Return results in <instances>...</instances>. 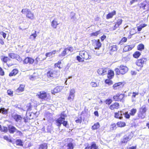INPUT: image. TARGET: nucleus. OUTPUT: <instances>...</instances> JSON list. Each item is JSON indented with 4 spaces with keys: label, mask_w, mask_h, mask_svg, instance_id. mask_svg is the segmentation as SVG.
Returning a JSON list of instances; mask_svg holds the SVG:
<instances>
[{
    "label": "nucleus",
    "mask_w": 149,
    "mask_h": 149,
    "mask_svg": "<svg viewBox=\"0 0 149 149\" xmlns=\"http://www.w3.org/2000/svg\"><path fill=\"white\" fill-rule=\"evenodd\" d=\"M92 45L94 48V50H93L94 54L96 55L99 56L101 54V52L99 50L101 46V43L100 40H92Z\"/></svg>",
    "instance_id": "f257e3e1"
},
{
    "label": "nucleus",
    "mask_w": 149,
    "mask_h": 149,
    "mask_svg": "<svg viewBox=\"0 0 149 149\" xmlns=\"http://www.w3.org/2000/svg\"><path fill=\"white\" fill-rule=\"evenodd\" d=\"M66 116H67L65 114L64 112H62L61 113L60 117L56 120L57 126L60 127L61 124H63V125L66 127H68L67 121L64 120Z\"/></svg>",
    "instance_id": "f03ea898"
},
{
    "label": "nucleus",
    "mask_w": 149,
    "mask_h": 149,
    "mask_svg": "<svg viewBox=\"0 0 149 149\" xmlns=\"http://www.w3.org/2000/svg\"><path fill=\"white\" fill-rule=\"evenodd\" d=\"M21 12L23 14H26V17L31 19H33L34 18L33 13H32L28 9H23L22 10Z\"/></svg>",
    "instance_id": "7ed1b4c3"
},
{
    "label": "nucleus",
    "mask_w": 149,
    "mask_h": 149,
    "mask_svg": "<svg viewBox=\"0 0 149 149\" xmlns=\"http://www.w3.org/2000/svg\"><path fill=\"white\" fill-rule=\"evenodd\" d=\"M59 74V71L56 70L50 71L47 73L48 77L50 79H52L58 77Z\"/></svg>",
    "instance_id": "20e7f679"
},
{
    "label": "nucleus",
    "mask_w": 149,
    "mask_h": 149,
    "mask_svg": "<svg viewBox=\"0 0 149 149\" xmlns=\"http://www.w3.org/2000/svg\"><path fill=\"white\" fill-rule=\"evenodd\" d=\"M122 22V19H118L115 24L114 25L113 24H112L111 25V26L110 27L109 29L111 31H113L115 30L121 24Z\"/></svg>",
    "instance_id": "39448f33"
},
{
    "label": "nucleus",
    "mask_w": 149,
    "mask_h": 149,
    "mask_svg": "<svg viewBox=\"0 0 149 149\" xmlns=\"http://www.w3.org/2000/svg\"><path fill=\"white\" fill-rule=\"evenodd\" d=\"M147 61V59L145 58H142L138 60L136 62V65L142 67L143 64L145 63Z\"/></svg>",
    "instance_id": "423d86ee"
},
{
    "label": "nucleus",
    "mask_w": 149,
    "mask_h": 149,
    "mask_svg": "<svg viewBox=\"0 0 149 149\" xmlns=\"http://www.w3.org/2000/svg\"><path fill=\"white\" fill-rule=\"evenodd\" d=\"M75 91L74 89H71L70 91V93L68 97V100L70 102H71L73 100L75 97Z\"/></svg>",
    "instance_id": "0eeeda50"
},
{
    "label": "nucleus",
    "mask_w": 149,
    "mask_h": 149,
    "mask_svg": "<svg viewBox=\"0 0 149 149\" xmlns=\"http://www.w3.org/2000/svg\"><path fill=\"white\" fill-rule=\"evenodd\" d=\"M79 55L84 59L87 60L90 58V56H89L88 53L84 51H80Z\"/></svg>",
    "instance_id": "6e6552de"
},
{
    "label": "nucleus",
    "mask_w": 149,
    "mask_h": 149,
    "mask_svg": "<svg viewBox=\"0 0 149 149\" xmlns=\"http://www.w3.org/2000/svg\"><path fill=\"white\" fill-rule=\"evenodd\" d=\"M34 61V60L32 58L27 57L24 60L23 62L24 64L29 63L30 64H32L33 63Z\"/></svg>",
    "instance_id": "1a4fd4ad"
},
{
    "label": "nucleus",
    "mask_w": 149,
    "mask_h": 149,
    "mask_svg": "<svg viewBox=\"0 0 149 149\" xmlns=\"http://www.w3.org/2000/svg\"><path fill=\"white\" fill-rule=\"evenodd\" d=\"M147 3L146 1L143 2V3H141L139 4V7L141 8H142L143 9H145L147 11H149V3L147 4V8H146Z\"/></svg>",
    "instance_id": "9d476101"
},
{
    "label": "nucleus",
    "mask_w": 149,
    "mask_h": 149,
    "mask_svg": "<svg viewBox=\"0 0 149 149\" xmlns=\"http://www.w3.org/2000/svg\"><path fill=\"white\" fill-rule=\"evenodd\" d=\"M108 69L105 68L103 69L102 68H99L98 69L97 72L100 75H103L107 74Z\"/></svg>",
    "instance_id": "9b49d317"
},
{
    "label": "nucleus",
    "mask_w": 149,
    "mask_h": 149,
    "mask_svg": "<svg viewBox=\"0 0 149 149\" xmlns=\"http://www.w3.org/2000/svg\"><path fill=\"white\" fill-rule=\"evenodd\" d=\"M37 96L40 98L45 99L47 97V94L44 91H41L38 93Z\"/></svg>",
    "instance_id": "f8f14e48"
},
{
    "label": "nucleus",
    "mask_w": 149,
    "mask_h": 149,
    "mask_svg": "<svg viewBox=\"0 0 149 149\" xmlns=\"http://www.w3.org/2000/svg\"><path fill=\"white\" fill-rule=\"evenodd\" d=\"M120 70L121 74H125L128 70V68L126 66L123 65L120 66Z\"/></svg>",
    "instance_id": "ddd939ff"
},
{
    "label": "nucleus",
    "mask_w": 149,
    "mask_h": 149,
    "mask_svg": "<svg viewBox=\"0 0 149 149\" xmlns=\"http://www.w3.org/2000/svg\"><path fill=\"white\" fill-rule=\"evenodd\" d=\"M132 138V136L130 135L128 136H125L123 139L121 140V142L122 143H126L128 141L130 140Z\"/></svg>",
    "instance_id": "4468645a"
},
{
    "label": "nucleus",
    "mask_w": 149,
    "mask_h": 149,
    "mask_svg": "<svg viewBox=\"0 0 149 149\" xmlns=\"http://www.w3.org/2000/svg\"><path fill=\"white\" fill-rule=\"evenodd\" d=\"M12 117L16 122H21L22 117L21 116L17 114H15L13 115Z\"/></svg>",
    "instance_id": "2eb2a0df"
},
{
    "label": "nucleus",
    "mask_w": 149,
    "mask_h": 149,
    "mask_svg": "<svg viewBox=\"0 0 149 149\" xmlns=\"http://www.w3.org/2000/svg\"><path fill=\"white\" fill-rule=\"evenodd\" d=\"M63 89L62 86H57L52 91V94H54L56 93H58Z\"/></svg>",
    "instance_id": "dca6fc26"
},
{
    "label": "nucleus",
    "mask_w": 149,
    "mask_h": 149,
    "mask_svg": "<svg viewBox=\"0 0 149 149\" xmlns=\"http://www.w3.org/2000/svg\"><path fill=\"white\" fill-rule=\"evenodd\" d=\"M124 114L123 112L120 111L118 113H116L115 114V117L116 118L121 119L123 118V116Z\"/></svg>",
    "instance_id": "f3484780"
},
{
    "label": "nucleus",
    "mask_w": 149,
    "mask_h": 149,
    "mask_svg": "<svg viewBox=\"0 0 149 149\" xmlns=\"http://www.w3.org/2000/svg\"><path fill=\"white\" fill-rule=\"evenodd\" d=\"M123 87V85L121 82H120L115 84L113 86L114 89L118 90Z\"/></svg>",
    "instance_id": "a211bd4d"
},
{
    "label": "nucleus",
    "mask_w": 149,
    "mask_h": 149,
    "mask_svg": "<svg viewBox=\"0 0 149 149\" xmlns=\"http://www.w3.org/2000/svg\"><path fill=\"white\" fill-rule=\"evenodd\" d=\"M9 132L10 133L13 134L15 132L17 131V129L15 127L12 125H10L8 127Z\"/></svg>",
    "instance_id": "6ab92c4d"
},
{
    "label": "nucleus",
    "mask_w": 149,
    "mask_h": 149,
    "mask_svg": "<svg viewBox=\"0 0 149 149\" xmlns=\"http://www.w3.org/2000/svg\"><path fill=\"white\" fill-rule=\"evenodd\" d=\"M85 149H98V147L94 143H92L91 146H88Z\"/></svg>",
    "instance_id": "aec40b11"
},
{
    "label": "nucleus",
    "mask_w": 149,
    "mask_h": 149,
    "mask_svg": "<svg viewBox=\"0 0 149 149\" xmlns=\"http://www.w3.org/2000/svg\"><path fill=\"white\" fill-rule=\"evenodd\" d=\"M59 24L57 20L56 19H54L51 23V26L53 28L56 29L57 27V26Z\"/></svg>",
    "instance_id": "412c9836"
},
{
    "label": "nucleus",
    "mask_w": 149,
    "mask_h": 149,
    "mask_svg": "<svg viewBox=\"0 0 149 149\" xmlns=\"http://www.w3.org/2000/svg\"><path fill=\"white\" fill-rule=\"evenodd\" d=\"M116 14V11L113 10L111 13H109L106 16L107 19H109L112 18L113 16Z\"/></svg>",
    "instance_id": "4be33fe9"
},
{
    "label": "nucleus",
    "mask_w": 149,
    "mask_h": 149,
    "mask_svg": "<svg viewBox=\"0 0 149 149\" xmlns=\"http://www.w3.org/2000/svg\"><path fill=\"white\" fill-rule=\"evenodd\" d=\"M119 107V104L118 103L116 102L111 105L109 107V108L111 110H113L114 109H118Z\"/></svg>",
    "instance_id": "5701e85b"
},
{
    "label": "nucleus",
    "mask_w": 149,
    "mask_h": 149,
    "mask_svg": "<svg viewBox=\"0 0 149 149\" xmlns=\"http://www.w3.org/2000/svg\"><path fill=\"white\" fill-rule=\"evenodd\" d=\"M107 77L109 79H111L114 75L113 71L112 70H108Z\"/></svg>",
    "instance_id": "b1692460"
},
{
    "label": "nucleus",
    "mask_w": 149,
    "mask_h": 149,
    "mask_svg": "<svg viewBox=\"0 0 149 149\" xmlns=\"http://www.w3.org/2000/svg\"><path fill=\"white\" fill-rule=\"evenodd\" d=\"M24 86L23 85H21L16 90V92L17 93L21 92L24 90Z\"/></svg>",
    "instance_id": "393cba45"
},
{
    "label": "nucleus",
    "mask_w": 149,
    "mask_h": 149,
    "mask_svg": "<svg viewBox=\"0 0 149 149\" xmlns=\"http://www.w3.org/2000/svg\"><path fill=\"white\" fill-rule=\"evenodd\" d=\"M47 144L45 143L39 145L38 149H47Z\"/></svg>",
    "instance_id": "a878e982"
},
{
    "label": "nucleus",
    "mask_w": 149,
    "mask_h": 149,
    "mask_svg": "<svg viewBox=\"0 0 149 149\" xmlns=\"http://www.w3.org/2000/svg\"><path fill=\"white\" fill-rule=\"evenodd\" d=\"M117 125L119 127H123L126 125L125 123L124 122L120 121L116 123Z\"/></svg>",
    "instance_id": "bb28decb"
},
{
    "label": "nucleus",
    "mask_w": 149,
    "mask_h": 149,
    "mask_svg": "<svg viewBox=\"0 0 149 149\" xmlns=\"http://www.w3.org/2000/svg\"><path fill=\"white\" fill-rule=\"evenodd\" d=\"M134 47V46H132L131 47L129 45L126 46L124 47L123 49V51L126 52L127 51L130 50L133 48Z\"/></svg>",
    "instance_id": "cd10ccee"
},
{
    "label": "nucleus",
    "mask_w": 149,
    "mask_h": 149,
    "mask_svg": "<svg viewBox=\"0 0 149 149\" xmlns=\"http://www.w3.org/2000/svg\"><path fill=\"white\" fill-rule=\"evenodd\" d=\"M0 113L6 115L8 113V110L4 108L0 109Z\"/></svg>",
    "instance_id": "c85d7f7f"
},
{
    "label": "nucleus",
    "mask_w": 149,
    "mask_h": 149,
    "mask_svg": "<svg viewBox=\"0 0 149 149\" xmlns=\"http://www.w3.org/2000/svg\"><path fill=\"white\" fill-rule=\"evenodd\" d=\"M139 94L138 92H134L132 93V102H134L135 101V98L136 95Z\"/></svg>",
    "instance_id": "c756f323"
},
{
    "label": "nucleus",
    "mask_w": 149,
    "mask_h": 149,
    "mask_svg": "<svg viewBox=\"0 0 149 149\" xmlns=\"http://www.w3.org/2000/svg\"><path fill=\"white\" fill-rule=\"evenodd\" d=\"M56 52V51L54 50L52 51L51 52L47 53L45 54V56H46V58L47 57H50L52 56L53 54H54Z\"/></svg>",
    "instance_id": "7c9ffc66"
},
{
    "label": "nucleus",
    "mask_w": 149,
    "mask_h": 149,
    "mask_svg": "<svg viewBox=\"0 0 149 149\" xmlns=\"http://www.w3.org/2000/svg\"><path fill=\"white\" fill-rule=\"evenodd\" d=\"M146 111V106L143 105L139 109V111L142 113H145Z\"/></svg>",
    "instance_id": "2f4dec72"
},
{
    "label": "nucleus",
    "mask_w": 149,
    "mask_h": 149,
    "mask_svg": "<svg viewBox=\"0 0 149 149\" xmlns=\"http://www.w3.org/2000/svg\"><path fill=\"white\" fill-rule=\"evenodd\" d=\"M37 36L36 31H35L34 33H32L30 36L29 38L33 40H35V39Z\"/></svg>",
    "instance_id": "473e14b6"
},
{
    "label": "nucleus",
    "mask_w": 149,
    "mask_h": 149,
    "mask_svg": "<svg viewBox=\"0 0 149 149\" xmlns=\"http://www.w3.org/2000/svg\"><path fill=\"white\" fill-rule=\"evenodd\" d=\"M100 124L97 122L92 127V128L93 130H95L99 128L100 127Z\"/></svg>",
    "instance_id": "72a5a7b5"
},
{
    "label": "nucleus",
    "mask_w": 149,
    "mask_h": 149,
    "mask_svg": "<svg viewBox=\"0 0 149 149\" xmlns=\"http://www.w3.org/2000/svg\"><path fill=\"white\" fill-rule=\"evenodd\" d=\"M66 48H65L64 50L61 52V54L59 55V56H63L68 53Z\"/></svg>",
    "instance_id": "f704fd0d"
},
{
    "label": "nucleus",
    "mask_w": 149,
    "mask_h": 149,
    "mask_svg": "<svg viewBox=\"0 0 149 149\" xmlns=\"http://www.w3.org/2000/svg\"><path fill=\"white\" fill-rule=\"evenodd\" d=\"M141 55V53L138 51L135 52L133 55V57L136 58H138Z\"/></svg>",
    "instance_id": "c9c22d12"
},
{
    "label": "nucleus",
    "mask_w": 149,
    "mask_h": 149,
    "mask_svg": "<svg viewBox=\"0 0 149 149\" xmlns=\"http://www.w3.org/2000/svg\"><path fill=\"white\" fill-rule=\"evenodd\" d=\"M1 60L4 63H6L7 62L10 60V59L7 56L2 57L1 58Z\"/></svg>",
    "instance_id": "e433bc0d"
},
{
    "label": "nucleus",
    "mask_w": 149,
    "mask_h": 149,
    "mask_svg": "<svg viewBox=\"0 0 149 149\" xmlns=\"http://www.w3.org/2000/svg\"><path fill=\"white\" fill-rule=\"evenodd\" d=\"M0 130L1 131L4 132H7L8 130L7 127L1 126V125H0Z\"/></svg>",
    "instance_id": "4c0bfd02"
},
{
    "label": "nucleus",
    "mask_w": 149,
    "mask_h": 149,
    "mask_svg": "<svg viewBox=\"0 0 149 149\" xmlns=\"http://www.w3.org/2000/svg\"><path fill=\"white\" fill-rule=\"evenodd\" d=\"M145 116V113H141L139 111L138 113V116L139 118H144Z\"/></svg>",
    "instance_id": "58836bf2"
},
{
    "label": "nucleus",
    "mask_w": 149,
    "mask_h": 149,
    "mask_svg": "<svg viewBox=\"0 0 149 149\" xmlns=\"http://www.w3.org/2000/svg\"><path fill=\"white\" fill-rule=\"evenodd\" d=\"M146 25L145 24H142L137 27V30L139 31H141L144 27L146 26Z\"/></svg>",
    "instance_id": "ea45409f"
},
{
    "label": "nucleus",
    "mask_w": 149,
    "mask_h": 149,
    "mask_svg": "<svg viewBox=\"0 0 149 149\" xmlns=\"http://www.w3.org/2000/svg\"><path fill=\"white\" fill-rule=\"evenodd\" d=\"M144 45L143 44H140L137 46L138 49L139 50L141 51L144 49Z\"/></svg>",
    "instance_id": "a19ab883"
},
{
    "label": "nucleus",
    "mask_w": 149,
    "mask_h": 149,
    "mask_svg": "<svg viewBox=\"0 0 149 149\" xmlns=\"http://www.w3.org/2000/svg\"><path fill=\"white\" fill-rule=\"evenodd\" d=\"M37 75V74L36 73H34L33 75H31L30 76L29 79L32 80L36 79V76Z\"/></svg>",
    "instance_id": "79ce46f5"
},
{
    "label": "nucleus",
    "mask_w": 149,
    "mask_h": 149,
    "mask_svg": "<svg viewBox=\"0 0 149 149\" xmlns=\"http://www.w3.org/2000/svg\"><path fill=\"white\" fill-rule=\"evenodd\" d=\"M116 128V125L115 123L111 125L110 129L111 130H115Z\"/></svg>",
    "instance_id": "37998d69"
},
{
    "label": "nucleus",
    "mask_w": 149,
    "mask_h": 149,
    "mask_svg": "<svg viewBox=\"0 0 149 149\" xmlns=\"http://www.w3.org/2000/svg\"><path fill=\"white\" fill-rule=\"evenodd\" d=\"M16 143L17 145L22 146V142L20 140H17L16 141Z\"/></svg>",
    "instance_id": "c03bdc74"
},
{
    "label": "nucleus",
    "mask_w": 149,
    "mask_h": 149,
    "mask_svg": "<svg viewBox=\"0 0 149 149\" xmlns=\"http://www.w3.org/2000/svg\"><path fill=\"white\" fill-rule=\"evenodd\" d=\"M127 40V38L125 37H123L122 39L120 41V42L119 44L122 45L123 42H126Z\"/></svg>",
    "instance_id": "a18cd8bd"
},
{
    "label": "nucleus",
    "mask_w": 149,
    "mask_h": 149,
    "mask_svg": "<svg viewBox=\"0 0 149 149\" xmlns=\"http://www.w3.org/2000/svg\"><path fill=\"white\" fill-rule=\"evenodd\" d=\"M110 48L111 51L113 52L116 51L117 49V46L115 45L111 46Z\"/></svg>",
    "instance_id": "49530a36"
},
{
    "label": "nucleus",
    "mask_w": 149,
    "mask_h": 149,
    "mask_svg": "<svg viewBox=\"0 0 149 149\" xmlns=\"http://www.w3.org/2000/svg\"><path fill=\"white\" fill-rule=\"evenodd\" d=\"M118 96L119 98V101H121L122 100V99H123L124 97V95L119 93H118Z\"/></svg>",
    "instance_id": "de8ad7c7"
},
{
    "label": "nucleus",
    "mask_w": 149,
    "mask_h": 149,
    "mask_svg": "<svg viewBox=\"0 0 149 149\" xmlns=\"http://www.w3.org/2000/svg\"><path fill=\"white\" fill-rule=\"evenodd\" d=\"M61 63V61H59L57 63H56L54 64V66L55 67H58L59 68H61L60 67V65Z\"/></svg>",
    "instance_id": "09e8293b"
},
{
    "label": "nucleus",
    "mask_w": 149,
    "mask_h": 149,
    "mask_svg": "<svg viewBox=\"0 0 149 149\" xmlns=\"http://www.w3.org/2000/svg\"><path fill=\"white\" fill-rule=\"evenodd\" d=\"M46 58H43V59L42 60H40V58H38V57H37L36 58L35 60V64H37L38 63V62L39 61H44V60H45V59Z\"/></svg>",
    "instance_id": "8fccbe9b"
},
{
    "label": "nucleus",
    "mask_w": 149,
    "mask_h": 149,
    "mask_svg": "<svg viewBox=\"0 0 149 149\" xmlns=\"http://www.w3.org/2000/svg\"><path fill=\"white\" fill-rule=\"evenodd\" d=\"M15 58L19 62H21L22 61V58L17 54H16Z\"/></svg>",
    "instance_id": "3c124183"
},
{
    "label": "nucleus",
    "mask_w": 149,
    "mask_h": 149,
    "mask_svg": "<svg viewBox=\"0 0 149 149\" xmlns=\"http://www.w3.org/2000/svg\"><path fill=\"white\" fill-rule=\"evenodd\" d=\"M77 60L79 62H83L84 61V59L81 57L80 56H77Z\"/></svg>",
    "instance_id": "603ef678"
},
{
    "label": "nucleus",
    "mask_w": 149,
    "mask_h": 149,
    "mask_svg": "<svg viewBox=\"0 0 149 149\" xmlns=\"http://www.w3.org/2000/svg\"><path fill=\"white\" fill-rule=\"evenodd\" d=\"M136 109H133L131 111L130 114L131 115H134L136 113Z\"/></svg>",
    "instance_id": "864d4df0"
},
{
    "label": "nucleus",
    "mask_w": 149,
    "mask_h": 149,
    "mask_svg": "<svg viewBox=\"0 0 149 149\" xmlns=\"http://www.w3.org/2000/svg\"><path fill=\"white\" fill-rule=\"evenodd\" d=\"M98 84H97L96 82H92L91 83V86L93 87H96L98 86Z\"/></svg>",
    "instance_id": "5fc2aeb1"
},
{
    "label": "nucleus",
    "mask_w": 149,
    "mask_h": 149,
    "mask_svg": "<svg viewBox=\"0 0 149 149\" xmlns=\"http://www.w3.org/2000/svg\"><path fill=\"white\" fill-rule=\"evenodd\" d=\"M16 54L11 53L9 54V56L12 58H15Z\"/></svg>",
    "instance_id": "6e6d98bb"
},
{
    "label": "nucleus",
    "mask_w": 149,
    "mask_h": 149,
    "mask_svg": "<svg viewBox=\"0 0 149 149\" xmlns=\"http://www.w3.org/2000/svg\"><path fill=\"white\" fill-rule=\"evenodd\" d=\"M68 149H73V146L72 143H70L68 144Z\"/></svg>",
    "instance_id": "4d7b16f0"
},
{
    "label": "nucleus",
    "mask_w": 149,
    "mask_h": 149,
    "mask_svg": "<svg viewBox=\"0 0 149 149\" xmlns=\"http://www.w3.org/2000/svg\"><path fill=\"white\" fill-rule=\"evenodd\" d=\"M118 94H117L116 95H114L113 97V99L115 101H119V99Z\"/></svg>",
    "instance_id": "13d9d810"
},
{
    "label": "nucleus",
    "mask_w": 149,
    "mask_h": 149,
    "mask_svg": "<svg viewBox=\"0 0 149 149\" xmlns=\"http://www.w3.org/2000/svg\"><path fill=\"white\" fill-rule=\"evenodd\" d=\"M105 102L106 104L109 105L112 102V100L111 99H108L106 100Z\"/></svg>",
    "instance_id": "bf43d9fd"
},
{
    "label": "nucleus",
    "mask_w": 149,
    "mask_h": 149,
    "mask_svg": "<svg viewBox=\"0 0 149 149\" xmlns=\"http://www.w3.org/2000/svg\"><path fill=\"white\" fill-rule=\"evenodd\" d=\"M115 71L116 74L119 75L121 74L120 69L118 68H116L115 69Z\"/></svg>",
    "instance_id": "052dcab7"
},
{
    "label": "nucleus",
    "mask_w": 149,
    "mask_h": 149,
    "mask_svg": "<svg viewBox=\"0 0 149 149\" xmlns=\"http://www.w3.org/2000/svg\"><path fill=\"white\" fill-rule=\"evenodd\" d=\"M105 82L106 84H108L109 85H111L112 84L111 81L109 79H107L105 80Z\"/></svg>",
    "instance_id": "680f3d73"
},
{
    "label": "nucleus",
    "mask_w": 149,
    "mask_h": 149,
    "mask_svg": "<svg viewBox=\"0 0 149 149\" xmlns=\"http://www.w3.org/2000/svg\"><path fill=\"white\" fill-rule=\"evenodd\" d=\"M3 139H4L7 140V141H8L9 142H12V141L11 140V139H10V138H9L7 136H4L3 137Z\"/></svg>",
    "instance_id": "e2e57ef3"
},
{
    "label": "nucleus",
    "mask_w": 149,
    "mask_h": 149,
    "mask_svg": "<svg viewBox=\"0 0 149 149\" xmlns=\"http://www.w3.org/2000/svg\"><path fill=\"white\" fill-rule=\"evenodd\" d=\"M75 14L73 12H72L70 14L71 19H74L75 18Z\"/></svg>",
    "instance_id": "0e129e2a"
},
{
    "label": "nucleus",
    "mask_w": 149,
    "mask_h": 149,
    "mask_svg": "<svg viewBox=\"0 0 149 149\" xmlns=\"http://www.w3.org/2000/svg\"><path fill=\"white\" fill-rule=\"evenodd\" d=\"M67 49V50L68 52H72L73 50V48L72 47H69L66 48Z\"/></svg>",
    "instance_id": "69168bd1"
},
{
    "label": "nucleus",
    "mask_w": 149,
    "mask_h": 149,
    "mask_svg": "<svg viewBox=\"0 0 149 149\" xmlns=\"http://www.w3.org/2000/svg\"><path fill=\"white\" fill-rule=\"evenodd\" d=\"M123 115H124L125 117L126 118H129L130 117V115L127 112H126L125 113H124Z\"/></svg>",
    "instance_id": "338daca9"
},
{
    "label": "nucleus",
    "mask_w": 149,
    "mask_h": 149,
    "mask_svg": "<svg viewBox=\"0 0 149 149\" xmlns=\"http://www.w3.org/2000/svg\"><path fill=\"white\" fill-rule=\"evenodd\" d=\"M7 93L8 95L10 96H13V91H12L8 90L7 91Z\"/></svg>",
    "instance_id": "774afa93"
}]
</instances>
